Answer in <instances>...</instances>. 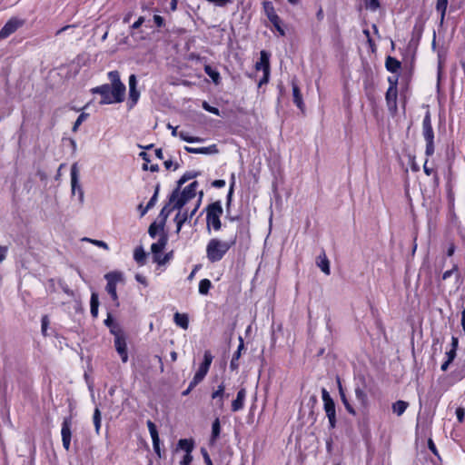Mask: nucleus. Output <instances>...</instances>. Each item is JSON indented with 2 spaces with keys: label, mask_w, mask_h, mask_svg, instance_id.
Instances as JSON below:
<instances>
[{
  "label": "nucleus",
  "mask_w": 465,
  "mask_h": 465,
  "mask_svg": "<svg viewBox=\"0 0 465 465\" xmlns=\"http://www.w3.org/2000/svg\"><path fill=\"white\" fill-rule=\"evenodd\" d=\"M408 406V402L404 401H397L392 404V411L396 413L398 416H401L405 412Z\"/></svg>",
  "instance_id": "obj_33"
},
{
  "label": "nucleus",
  "mask_w": 465,
  "mask_h": 465,
  "mask_svg": "<svg viewBox=\"0 0 465 465\" xmlns=\"http://www.w3.org/2000/svg\"><path fill=\"white\" fill-rule=\"evenodd\" d=\"M107 75H108L109 81L111 82L110 85L114 87L115 93L125 94L126 88H125V85L122 83V81L120 79L119 72L118 71H110L107 74Z\"/></svg>",
  "instance_id": "obj_16"
},
{
  "label": "nucleus",
  "mask_w": 465,
  "mask_h": 465,
  "mask_svg": "<svg viewBox=\"0 0 465 465\" xmlns=\"http://www.w3.org/2000/svg\"><path fill=\"white\" fill-rule=\"evenodd\" d=\"M212 287V282L209 279H203L199 282V293L207 295Z\"/></svg>",
  "instance_id": "obj_34"
},
{
  "label": "nucleus",
  "mask_w": 465,
  "mask_h": 465,
  "mask_svg": "<svg viewBox=\"0 0 465 465\" xmlns=\"http://www.w3.org/2000/svg\"><path fill=\"white\" fill-rule=\"evenodd\" d=\"M322 398L323 401V408L329 420L330 428L333 429L336 426V411L334 401L331 399L325 388L322 389Z\"/></svg>",
  "instance_id": "obj_6"
},
{
  "label": "nucleus",
  "mask_w": 465,
  "mask_h": 465,
  "mask_svg": "<svg viewBox=\"0 0 465 465\" xmlns=\"http://www.w3.org/2000/svg\"><path fill=\"white\" fill-rule=\"evenodd\" d=\"M25 21L17 17H13L6 22L0 31V39L6 38L15 33L19 27L24 25Z\"/></svg>",
  "instance_id": "obj_12"
},
{
  "label": "nucleus",
  "mask_w": 465,
  "mask_h": 465,
  "mask_svg": "<svg viewBox=\"0 0 465 465\" xmlns=\"http://www.w3.org/2000/svg\"><path fill=\"white\" fill-rule=\"evenodd\" d=\"M109 328H110V331H111V333H112V334H114V339L116 338V335H117V334H118V335H124V332H123V331L120 329V327H119V326H117V325H115V324L112 325V326H111V327H109Z\"/></svg>",
  "instance_id": "obj_51"
},
{
  "label": "nucleus",
  "mask_w": 465,
  "mask_h": 465,
  "mask_svg": "<svg viewBox=\"0 0 465 465\" xmlns=\"http://www.w3.org/2000/svg\"><path fill=\"white\" fill-rule=\"evenodd\" d=\"M457 271H458V265L457 264H453L452 269L448 270V271L443 272L442 280L445 281V280L449 279L453 274V272H457Z\"/></svg>",
  "instance_id": "obj_49"
},
{
  "label": "nucleus",
  "mask_w": 465,
  "mask_h": 465,
  "mask_svg": "<svg viewBox=\"0 0 465 465\" xmlns=\"http://www.w3.org/2000/svg\"><path fill=\"white\" fill-rule=\"evenodd\" d=\"M213 186L215 188H223L225 186V181L224 180H215L213 182Z\"/></svg>",
  "instance_id": "obj_64"
},
{
  "label": "nucleus",
  "mask_w": 465,
  "mask_h": 465,
  "mask_svg": "<svg viewBox=\"0 0 465 465\" xmlns=\"http://www.w3.org/2000/svg\"><path fill=\"white\" fill-rule=\"evenodd\" d=\"M153 447L158 457H161L160 439L153 440Z\"/></svg>",
  "instance_id": "obj_56"
},
{
  "label": "nucleus",
  "mask_w": 465,
  "mask_h": 465,
  "mask_svg": "<svg viewBox=\"0 0 465 465\" xmlns=\"http://www.w3.org/2000/svg\"><path fill=\"white\" fill-rule=\"evenodd\" d=\"M163 227L164 225L160 223H157L156 222L153 223L150 226H149V229H148V233L150 235L151 238H155L157 233L160 232V231H163Z\"/></svg>",
  "instance_id": "obj_35"
},
{
  "label": "nucleus",
  "mask_w": 465,
  "mask_h": 465,
  "mask_svg": "<svg viewBox=\"0 0 465 465\" xmlns=\"http://www.w3.org/2000/svg\"><path fill=\"white\" fill-rule=\"evenodd\" d=\"M88 114L82 113L74 124L73 131L75 132L84 121L87 118Z\"/></svg>",
  "instance_id": "obj_45"
},
{
  "label": "nucleus",
  "mask_w": 465,
  "mask_h": 465,
  "mask_svg": "<svg viewBox=\"0 0 465 465\" xmlns=\"http://www.w3.org/2000/svg\"><path fill=\"white\" fill-rule=\"evenodd\" d=\"M447 6H448V0H437L436 10L440 15V25H442L444 22Z\"/></svg>",
  "instance_id": "obj_32"
},
{
  "label": "nucleus",
  "mask_w": 465,
  "mask_h": 465,
  "mask_svg": "<svg viewBox=\"0 0 465 465\" xmlns=\"http://www.w3.org/2000/svg\"><path fill=\"white\" fill-rule=\"evenodd\" d=\"M145 19L143 16H140L131 26L132 29H138L143 23Z\"/></svg>",
  "instance_id": "obj_58"
},
{
  "label": "nucleus",
  "mask_w": 465,
  "mask_h": 465,
  "mask_svg": "<svg viewBox=\"0 0 465 465\" xmlns=\"http://www.w3.org/2000/svg\"><path fill=\"white\" fill-rule=\"evenodd\" d=\"M223 213L221 202L217 201L208 205L206 208V225L210 232L211 227L214 231H220L222 228L221 216Z\"/></svg>",
  "instance_id": "obj_4"
},
{
  "label": "nucleus",
  "mask_w": 465,
  "mask_h": 465,
  "mask_svg": "<svg viewBox=\"0 0 465 465\" xmlns=\"http://www.w3.org/2000/svg\"><path fill=\"white\" fill-rule=\"evenodd\" d=\"M137 79L135 74H131L129 76V88H136Z\"/></svg>",
  "instance_id": "obj_60"
},
{
  "label": "nucleus",
  "mask_w": 465,
  "mask_h": 465,
  "mask_svg": "<svg viewBox=\"0 0 465 465\" xmlns=\"http://www.w3.org/2000/svg\"><path fill=\"white\" fill-rule=\"evenodd\" d=\"M202 196H203V192L200 193V197L199 199L197 200L196 202V204L194 206V208L189 213V216H190V219L193 218V216L196 213L198 208H199V205L201 203V199H202Z\"/></svg>",
  "instance_id": "obj_55"
},
{
  "label": "nucleus",
  "mask_w": 465,
  "mask_h": 465,
  "mask_svg": "<svg viewBox=\"0 0 465 465\" xmlns=\"http://www.w3.org/2000/svg\"><path fill=\"white\" fill-rule=\"evenodd\" d=\"M107 284L105 287L106 292L110 294L114 302H117L118 296L116 292V283L121 278V274L116 272H109L105 274Z\"/></svg>",
  "instance_id": "obj_11"
},
{
  "label": "nucleus",
  "mask_w": 465,
  "mask_h": 465,
  "mask_svg": "<svg viewBox=\"0 0 465 465\" xmlns=\"http://www.w3.org/2000/svg\"><path fill=\"white\" fill-rule=\"evenodd\" d=\"M204 72L213 80V82L215 84H220V82H221V75H220V73L216 69L213 68L209 64H206L204 66Z\"/></svg>",
  "instance_id": "obj_28"
},
{
  "label": "nucleus",
  "mask_w": 465,
  "mask_h": 465,
  "mask_svg": "<svg viewBox=\"0 0 465 465\" xmlns=\"http://www.w3.org/2000/svg\"><path fill=\"white\" fill-rule=\"evenodd\" d=\"M178 136L183 140V141H185L187 143H200L203 141V139L199 138V137H194V136H190L188 135L187 133L183 132V131H181L178 134Z\"/></svg>",
  "instance_id": "obj_42"
},
{
  "label": "nucleus",
  "mask_w": 465,
  "mask_h": 465,
  "mask_svg": "<svg viewBox=\"0 0 465 465\" xmlns=\"http://www.w3.org/2000/svg\"><path fill=\"white\" fill-rule=\"evenodd\" d=\"M175 217H180V220H183V222H186L188 219H190L189 213L187 210L183 212H179Z\"/></svg>",
  "instance_id": "obj_59"
},
{
  "label": "nucleus",
  "mask_w": 465,
  "mask_h": 465,
  "mask_svg": "<svg viewBox=\"0 0 465 465\" xmlns=\"http://www.w3.org/2000/svg\"><path fill=\"white\" fill-rule=\"evenodd\" d=\"M202 106H203V108L205 111H207V112H209V113H211V114H215V115H220V111H219V109H218V108H216V107H213V106L210 105L207 102H203Z\"/></svg>",
  "instance_id": "obj_46"
},
{
  "label": "nucleus",
  "mask_w": 465,
  "mask_h": 465,
  "mask_svg": "<svg viewBox=\"0 0 465 465\" xmlns=\"http://www.w3.org/2000/svg\"><path fill=\"white\" fill-rule=\"evenodd\" d=\"M198 175L197 172L194 171H188L178 180L177 186L182 187L183 183L188 182L189 180H192L195 178Z\"/></svg>",
  "instance_id": "obj_36"
},
{
  "label": "nucleus",
  "mask_w": 465,
  "mask_h": 465,
  "mask_svg": "<svg viewBox=\"0 0 465 465\" xmlns=\"http://www.w3.org/2000/svg\"><path fill=\"white\" fill-rule=\"evenodd\" d=\"M354 393H355V398H356L357 401L361 405L365 406L368 401V397H367V393L365 392V391L361 387L357 386L354 390Z\"/></svg>",
  "instance_id": "obj_31"
},
{
  "label": "nucleus",
  "mask_w": 465,
  "mask_h": 465,
  "mask_svg": "<svg viewBox=\"0 0 465 465\" xmlns=\"http://www.w3.org/2000/svg\"><path fill=\"white\" fill-rule=\"evenodd\" d=\"M9 247L7 245L0 244V263L4 262L7 257Z\"/></svg>",
  "instance_id": "obj_47"
},
{
  "label": "nucleus",
  "mask_w": 465,
  "mask_h": 465,
  "mask_svg": "<svg viewBox=\"0 0 465 465\" xmlns=\"http://www.w3.org/2000/svg\"><path fill=\"white\" fill-rule=\"evenodd\" d=\"M239 341H240V344L237 348V351L234 352V354L231 360V362H230V368L232 371H235L238 369V367H239L238 360L241 357L242 351L244 348V343H243L242 338L239 337Z\"/></svg>",
  "instance_id": "obj_22"
},
{
  "label": "nucleus",
  "mask_w": 465,
  "mask_h": 465,
  "mask_svg": "<svg viewBox=\"0 0 465 465\" xmlns=\"http://www.w3.org/2000/svg\"><path fill=\"white\" fill-rule=\"evenodd\" d=\"M173 203H170L163 206V209L160 212L159 217L162 218V223L164 225L166 219L170 215L171 212L173 211Z\"/></svg>",
  "instance_id": "obj_38"
},
{
  "label": "nucleus",
  "mask_w": 465,
  "mask_h": 465,
  "mask_svg": "<svg viewBox=\"0 0 465 465\" xmlns=\"http://www.w3.org/2000/svg\"><path fill=\"white\" fill-rule=\"evenodd\" d=\"M221 433V423L219 418H216L212 424V434L210 438V443L214 444L218 440Z\"/></svg>",
  "instance_id": "obj_26"
},
{
  "label": "nucleus",
  "mask_w": 465,
  "mask_h": 465,
  "mask_svg": "<svg viewBox=\"0 0 465 465\" xmlns=\"http://www.w3.org/2000/svg\"><path fill=\"white\" fill-rule=\"evenodd\" d=\"M246 396V389L241 388L237 392L236 398L232 401V411L236 412L244 408Z\"/></svg>",
  "instance_id": "obj_17"
},
{
  "label": "nucleus",
  "mask_w": 465,
  "mask_h": 465,
  "mask_svg": "<svg viewBox=\"0 0 465 465\" xmlns=\"http://www.w3.org/2000/svg\"><path fill=\"white\" fill-rule=\"evenodd\" d=\"M152 440L159 439L158 431L155 424L152 420H147L146 422Z\"/></svg>",
  "instance_id": "obj_43"
},
{
  "label": "nucleus",
  "mask_w": 465,
  "mask_h": 465,
  "mask_svg": "<svg viewBox=\"0 0 465 465\" xmlns=\"http://www.w3.org/2000/svg\"><path fill=\"white\" fill-rule=\"evenodd\" d=\"M422 135L426 142L425 154L431 156L434 153V132L431 125V118L429 111L426 112L422 121Z\"/></svg>",
  "instance_id": "obj_5"
},
{
  "label": "nucleus",
  "mask_w": 465,
  "mask_h": 465,
  "mask_svg": "<svg viewBox=\"0 0 465 465\" xmlns=\"http://www.w3.org/2000/svg\"><path fill=\"white\" fill-rule=\"evenodd\" d=\"M158 192H159V185L156 186L154 193L149 200L146 207L144 208V211H142V213H141L142 216L144 215L148 212V210H150L152 207L154 206V204L157 201V198H158Z\"/></svg>",
  "instance_id": "obj_37"
},
{
  "label": "nucleus",
  "mask_w": 465,
  "mask_h": 465,
  "mask_svg": "<svg viewBox=\"0 0 465 465\" xmlns=\"http://www.w3.org/2000/svg\"><path fill=\"white\" fill-rule=\"evenodd\" d=\"M213 361V356L210 351H206L203 355V361L199 366L198 371L195 372L192 381L193 385H198L206 376L210 366Z\"/></svg>",
  "instance_id": "obj_8"
},
{
  "label": "nucleus",
  "mask_w": 465,
  "mask_h": 465,
  "mask_svg": "<svg viewBox=\"0 0 465 465\" xmlns=\"http://www.w3.org/2000/svg\"><path fill=\"white\" fill-rule=\"evenodd\" d=\"M41 322H42V332L45 334L47 330L48 323H49L47 316H45V315L43 316Z\"/></svg>",
  "instance_id": "obj_61"
},
{
  "label": "nucleus",
  "mask_w": 465,
  "mask_h": 465,
  "mask_svg": "<svg viewBox=\"0 0 465 465\" xmlns=\"http://www.w3.org/2000/svg\"><path fill=\"white\" fill-rule=\"evenodd\" d=\"M184 150L191 153H197V154H214L218 153V149L216 144H212L207 147H190L185 146Z\"/></svg>",
  "instance_id": "obj_18"
},
{
  "label": "nucleus",
  "mask_w": 465,
  "mask_h": 465,
  "mask_svg": "<svg viewBox=\"0 0 465 465\" xmlns=\"http://www.w3.org/2000/svg\"><path fill=\"white\" fill-rule=\"evenodd\" d=\"M396 98H397L396 87L391 86L386 93V100H387L388 104L390 105L391 103H393L395 105Z\"/></svg>",
  "instance_id": "obj_40"
},
{
  "label": "nucleus",
  "mask_w": 465,
  "mask_h": 465,
  "mask_svg": "<svg viewBox=\"0 0 465 465\" xmlns=\"http://www.w3.org/2000/svg\"><path fill=\"white\" fill-rule=\"evenodd\" d=\"M167 242H168L167 235L163 233L161 235V237L159 238V240L151 245L152 255L153 256L160 255L162 253V252L163 251V249L165 248V246L167 245Z\"/></svg>",
  "instance_id": "obj_19"
},
{
  "label": "nucleus",
  "mask_w": 465,
  "mask_h": 465,
  "mask_svg": "<svg viewBox=\"0 0 465 465\" xmlns=\"http://www.w3.org/2000/svg\"><path fill=\"white\" fill-rule=\"evenodd\" d=\"M91 91L93 94H97L101 95V100L99 102L100 104H112L121 103L124 101L125 94L124 93H115L114 87L111 86L108 84L96 86L93 88Z\"/></svg>",
  "instance_id": "obj_3"
},
{
  "label": "nucleus",
  "mask_w": 465,
  "mask_h": 465,
  "mask_svg": "<svg viewBox=\"0 0 465 465\" xmlns=\"http://www.w3.org/2000/svg\"><path fill=\"white\" fill-rule=\"evenodd\" d=\"M178 449L185 451V453L192 452L194 448V442L193 440L182 439L178 441Z\"/></svg>",
  "instance_id": "obj_30"
},
{
  "label": "nucleus",
  "mask_w": 465,
  "mask_h": 465,
  "mask_svg": "<svg viewBox=\"0 0 465 465\" xmlns=\"http://www.w3.org/2000/svg\"><path fill=\"white\" fill-rule=\"evenodd\" d=\"M456 246L453 242H450L447 249V256L450 257L454 254Z\"/></svg>",
  "instance_id": "obj_62"
},
{
  "label": "nucleus",
  "mask_w": 465,
  "mask_h": 465,
  "mask_svg": "<svg viewBox=\"0 0 465 465\" xmlns=\"http://www.w3.org/2000/svg\"><path fill=\"white\" fill-rule=\"evenodd\" d=\"M292 87L293 103L297 105L298 108H300L301 110H303L304 104H303L302 96L299 86L297 85V84L294 81H292Z\"/></svg>",
  "instance_id": "obj_21"
},
{
  "label": "nucleus",
  "mask_w": 465,
  "mask_h": 465,
  "mask_svg": "<svg viewBox=\"0 0 465 465\" xmlns=\"http://www.w3.org/2000/svg\"><path fill=\"white\" fill-rule=\"evenodd\" d=\"M385 66L389 72L396 73L401 68V63L396 58L388 56Z\"/></svg>",
  "instance_id": "obj_29"
},
{
  "label": "nucleus",
  "mask_w": 465,
  "mask_h": 465,
  "mask_svg": "<svg viewBox=\"0 0 465 465\" xmlns=\"http://www.w3.org/2000/svg\"><path fill=\"white\" fill-rule=\"evenodd\" d=\"M255 69L262 70L265 74V81L269 80L270 74V55L266 51L261 52L260 61L256 63Z\"/></svg>",
  "instance_id": "obj_15"
},
{
  "label": "nucleus",
  "mask_w": 465,
  "mask_h": 465,
  "mask_svg": "<svg viewBox=\"0 0 465 465\" xmlns=\"http://www.w3.org/2000/svg\"><path fill=\"white\" fill-rule=\"evenodd\" d=\"M71 176V193L73 195L78 194L80 203L84 201V190L79 183V169L77 163H74L70 170Z\"/></svg>",
  "instance_id": "obj_7"
},
{
  "label": "nucleus",
  "mask_w": 465,
  "mask_h": 465,
  "mask_svg": "<svg viewBox=\"0 0 465 465\" xmlns=\"http://www.w3.org/2000/svg\"><path fill=\"white\" fill-rule=\"evenodd\" d=\"M83 240L86 241V242H92L93 244H94V245H96L98 247L104 248V250H108L109 249L108 244L105 242H104V241L93 240V239H90V238H84Z\"/></svg>",
  "instance_id": "obj_44"
},
{
  "label": "nucleus",
  "mask_w": 465,
  "mask_h": 465,
  "mask_svg": "<svg viewBox=\"0 0 465 465\" xmlns=\"http://www.w3.org/2000/svg\"><path fill=\"white\" fill-rule=\"evenodd\" d=\"M264 11H265V14H266L268 19L272 24L274 28L279 32V34L282 36H284L285 31L282 26V20L279 17V15L275 13L273 5L271 2L264 3Z\"/></svg>",
  "instance_id": "obj_9"
},
{
  "label": "nucleus",
  "mask_w": 465,
  "mask_h": 465,
  "mask_svg": "<svg viewBox=\"0 0 465 465\" xmlns=\"http://www.w3.org/2000/svg\"><path fill=\"white\" fill-rule=\"evenodd\" d=\"M193 460L192 452L185 453L183 460L180 461L181 465H190Z\"/></svg>",
  "instance_id": "obj_50"
},
{
  "label": "nucleus",
  "mask_w": 465,
  "mask_h": 465,
  "mask_svg": "<svg viewBox=\"0 0 465 465\" xmlns=\"http://www.w3.org/2000/svg\"><path fill=\"white\" fill-rule=\"evenodd\" d=\"M316 264L322 270V272H324L326 275H330V262L324 251H322V252L318 255L316 259Z\"/></svg>",
  "instance_id": "obj_20"
},
{
  "label": "nucleus",
  "mask_w": 465,
  "mask_h": 465,
  "mask_svg": "<svg viewBox=\"0 0 465 465\" xmlns=\"http://www.w3.org/2000/svg\"><path fill=\"white\" fill-rule=\"evenodd\" d=\"M198 183L196 181L187 185L182 193L180 188H177L170 195V203H173V209L181 210L187 203L196 196V189Z\"/></svg>",
  "instance_id": "obj_2"
},
{
  "label": "nucleus",
  "mask_w": 465,
  "mask_h": 465,
  "mask_svg": "<svg viewBox=\"0 0 465 465\" xmlns=\"http://www.w3.org/2000/svg\"><path fill=\"white\" fill-rule=\"evenodd\" d=\"M446 354H447V360L449 361V362H452L456 357V350L451 349Z\"/></svg>",
  "instance_id": "obj_63"
},
{
  "label": "nucleus",
  "mask_w": 465,
  "mask_h": 465,
  "mask_svg": "<svg viewBox=\"0 0 465 465\" xmlns=\"http://www.w3.org/2000/svg\"><path fill=\"white\" fill-rule=\"evenodd\" d=\"M153 21L158 27H162L164 25V19L161 15H154Z\"/></svg>",
  "instance_id": "obj_57"
},
{
  "label": "nucleus",
  "mask_w": 465,
  "mask_h": 465,
  "mask_svg": "<svg viewBox=\"0 0 465 465\" xmlns=\"http://www.w3.org/2000/svg\"><path fill=\"white\" fill-rule=\"evenodd\" d=\"M236 243V236L229 240L212 238L206 245V257L211 262H220Z\"/></svg>",
  "instance_id": "obj_1"
},
{
  "label": "nucleus",
  "mask_w": 465,
  "mask_h": 465,
  "mask_svg": "<svg viewBox=\"0 0 465 465\" xmlns=\"http://www.w3.org/2000/svg\"><path fill=\"white\" fill-rule=\"evenodd\" d=\"M71 426H72V420L71 418H64L62 423V429H61V435H62V441L63 446L66 450H70L71 446Z\"/></svg>",
  "instance_id": "obj_13"
},
{
  "label": "nucleus",
  "mask_w": 465,
  "mask_h": 465,
  "mask_svg": "<svg viewBox=\"0 0 465 465\" xmlns=\"http://www.w3.org/2000/svg\"><path fill=\"white\" fill-rule=\"evenodd\" d=\"M338 387H339V393H340V396H341V401H342V403H343V405H344V407H345L346 411H347L349 413H351V414H352V415H355V414H356V411H355V410L353 409V407L351 405V403L349 402V401H348V399H347V397H346V395H345V392H344V391H343V389H342V386H341V384L340 380H338Z\"/></svg>",
  "instance_id": "obj_25"
},
{
  "label": "nucleus",
  "mask_w": 465,
  "mask_h": 465,
  "mask_svg": "<svg viewBox=\"0 0 465 465\" xmlns=\"http://www.w3.org/2000/svg\"><path fill=\"white\" fill-rule=\"evenodd\" d=\"M233 184H234V176L232 175V182L231 183L230 190H229L228 194H227V207H229L230 204H231L232 195V193H233Z\"/></svg>",
  "instance_id": "obj_54"
},
{
  "label": "nucleus",
  "mask_w": 465,
  "mask_h": 465,
  "mask_svg": "<svg viewBox=\"0 0 465 465\" xmlns=\"http://www.w3.org/2000/svg\"><path fill=\"white\" fill-rule=\"evenodd\" d=\"M146 257L147 253L142 246H138L134 249V260L137 262L138 265L143 266L146 263Z\"/></svg>",
  "instance_id": "obj_23"
},
{
  "label": "nucleus",
  "mask_w": 465,
  "mask_h": 465,
  "mask_svg": "<svg viewBox=\"0 0 465 465\" xmlns=\"http://www.w3.org/2000/svg\"><path fill=\"white\" fill-rule=\"evenodd\" d=\"M139 97L140 93L136 88H129L130 107H133L136 104Z\"/></svg>",
  "instance_id": "obj_41"
},
{
  "label": "nucleus",
  "mask_w": 465,
  "mask_h": 465,
  "mask_svg": "<svg viewBox=\"0 0 465 465\" xmlns=\"http://www.w3.org/2000/svg\"><path fill=\"white\" fill-rule=\"evenodd\" d=\"M173 251H171L165 254L161 253L158 256L153 255V262L157 263L158 266H163V265L167 264L173 259Z\"/></svg>",
  "instance_id": "obj_27"
},
{
  "label": "nucleus",
  "mask_w": 465,
  "mask_h": 465,
  "mask_svg": "<svg viewBox=\"0 0 465 465\" xmlns=\"http://www.w3.org/2000/svg\"><path fill=\"white\" fill-rule=\"evenodd\" d=\"M115 350L120 355L123 362H127L128 352L124 335H116L114 339Z\"/></svg>",
  "instance_id": "obj_14"
},
{
  "label": "nucleus",
  "mask_w": 465,
  "mask_h": 465,
  "mask_svg": "<svg viewBox=\"0 0 465 465\" xmlns=\"http://www.w3.org/2000/svg\"><path fill=\"white\" fill-rule=\"evenodd\" d=\"M209 3L213 4L214 5L218 7H224L229 4L232 3V0H206Z\"/></svg>",
  "instance_id": "obj_48"
},
{
  "label": "nucleus",
  "mask_w": 465,
  "mask_h": 465,
  "mask_svg": "<svg viewBox=\"0 0 465 465\" xmlns=\"http://www.w3.org/2000/svg\"><path fill=\"white\" fill-rule=\"evenodd\" d=\"M90 307H99L98 294L96 292H93L91 295Z\"/></svg>",
  "instance_id": "obj_52"
},
{
  "label": "nucleus",
  "mask_w": 465,
  "mask_h": 465,
  "mask_svg": "<svg viewBox=\"0 0 465 465\" xmlns=\"http://www.w3.org/2000/svg\"><path fill=\"white\" fill-rule=\"evenodd\" d=\"M175 324L183 330H187L189 327V318L185 313L176 312L173 316Z\"/></svg>",
  "instance_id": "obj_24"
},
{
  "label": "nucleus",
  "mask_w": 465,
  "mask_h": 465,
  "mask_svg": "<svg viewBox=\"0 0 465 465\" xmlns=\"http://www.w3.org/2000/svg\"><path fill=\"white\" fill-rule=\"evenodd\" d=\"M229 397V393L225 392L224 382L220 383L216 390L212 392L211 398L213 401V405L219 410H223L224 400Z\"/></svg>",
  "instance_id": "obj_10"
},
{
  "label": "nucleus",
  "mask_w": 465,
  "mask_h": 465,
  "mask_svg": "<svg viewBox=\"0 0 465 465\" xmlns=\"http://www.w3.org/2000/svg\"><path fill=\"white\" fill-rule=\"evenodd\" d=\"M366 5L371 10H376L380 6V4L378 0H367Z\"/></svg>",
  "instance_id": "obj_53"
},
{
  "label": "nucleus",
  "mask_w": 465,
  "mask_h": 465,
  "mask_svg": "<svg viewBox=\"0 0 465 465\" xmlns=\"http://www.w3.org/2000/svg\"><path fill=\"white\" fill-rule=\"evenodd\" d=\"M93 421L97 434L100 432L101 428V412L99 408H95L93 416Z\"/></svg>",
  "instance_id": "obj_39"
}]
</instances>
